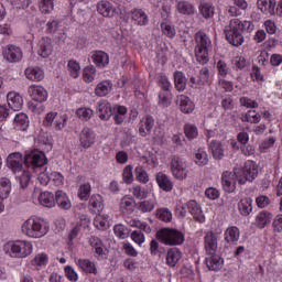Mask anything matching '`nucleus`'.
I'll list each match as a JSON object with an SVG mask.
<instances>
[{
	"instance_id": "aec40b11",
	"label": "nucleus",
	"mask_w": 282,
	"mask_h": 282,
	"mask_svg": "<svg viewBox=\"0 0 282 282\" xmlns=\"http://www.w3.org/2000/svg\"><path fill=\"white\" fill-rule=\"evenodd\" d=\"M53 50L54 46L52 45V39L43 37L42 40H40L37 50L39 56H42V58H47V56L52 55Z\"/></svg>"
},
{
	"instance_id": "6ab92c4d",
	"label": "nucleus",
	"mask_w": 282,
	"mask_h": 282,
	"mask_svg": "<svg viewBox=\"0 0 282 282\" xmlns=\"http://www.w3.org/2000/svg\"><path fill=\"white\" fill-rule=\"evenodd\" d=\"M155 127V119L151 116H147L139 123V134L142 138H147L151 133V130Z\"/></svg>"
},
{
	"instance_id": "338daca9",
	"label": "nucleus",
	"mask_w": 282,
	"mask_h": 282,
	"mask_svg": "<svg viewBox=\"0 0 282 282\" xmlns=\"http://www.w3.org/2000/svg\"><path fill=\"white\" fill-rule=\"evenodd\" d=\"M48 258L45 253H39L32 261L33 265H47Z\"/></svg>"
},
{
	"instance_id": "13d9d810",
	"label": "nucleus",
	"mask_w": 282,
	"mask_h": 282,
	"mask_svg": "<svg viewBox=\"0 0 282 282\" xmlns=\"http://www.w3.org/2000/svg\"><path fill=\"white\" fill-rule=\"evenodd\" d=\"M159 105H161V107H169V105H171V93H170V90H162L159 94Z\"/></svg>"
},
{
	"instance_id": "39448f33",
	"label": "nucleus",
	"mask_w": 282,
	"mask_h": 282,
	"mask_svg": "<svg viewBox=\"0 0 282 282\" xmlns=\"http://www.w3.org/2000/svg\"><path fill=\"white\" fill-rule=\"evenodd\" d=\"M29 95L31 96L32 100L35 102H29V109L33 111V113H41L44 108L41 102H45L47 100V90L43 88V86L32 85L29 87Z\"/></svg>"
},
{
	"instance_id": "8fccbe9b",
	"label": "nucleus",
	"mask_w": 282,
	"mask_h": 282,
	"mask_svg": "<svg viewBox=\"0 0 282 282\" xmlns=\"http://www.w3.org/2000/svg\"><path fill=\"white\" fill-rule=\"evenodd\" d=\"M12 186L10 184V178H1L0 180V195L1 197H8L10 195Z\"/></svg>"
},
{
	"instance_id": "5fc2aeb1",
	"label": "nucleus",
	"mask_w": 282,
	"mask_h": 282,
	"mask_svg": "<svg viewBox=\"0 0 282 282\" xmlns=\"http://www.w3.org/2000/svg\"><path fill=\"white\" fill-rule=\"evenodd\" d=\"M89 206H91L93 208L98 210V213H100V210H102V196L94 194L89 199Z\"/></svg>"
},
{
	"instance_id": "c756f323",
	"label": "nucleus",
	"mask_w": 282,
	"mask_h": 282,
	"mask_svg": "<svg viewBox=\"0 0 282 282\" xmlns=\"http://www.w3.org/2000/svg\"><path fill=\"white\" fill-rule=\"evenodd\" d=\"M270 221H272V214L268 210H262L257 215L254 224L257 228L263 229Z\"/></svg>"
},
{
	"instance_id": "e433bc0d",
	"label": "nucleus",
	"mask_w": 282,
	"mask_h": 282,
	"mask_svg": "<svg viewBox=\"0 0 282 282\" xmlns=\"http://www.w3.org/2000/svg\"><path fill=\"white\" fill-rule=\"evenodd\" d=\"M238 208H239V212L242 215V217H248V215H250V213H252V198H250V197L242 198L238 203Z\"/></svg>"
},
{
	"instance_id": "6e6552de",
	"label": "nucleus",
	"mask_w": 282,
	"mask_h": 282,
	"mask_svg": "<svg viewBox=\"0 0 282 282\" xmlns=\"http://www.w3.org/2000/svg\"><path fill=\"white\" fill-rule=\"evenodd\" d=\"M171 171L175 180H186L188 177V170L186 163L180 156H173L171 161Z\"/></svg>"
},
{
	"instance_id": "423d86ee",
	"label": "nucleus",
	"mask_w": 282,
	"mask_h": 282,
	"mask_svg": "<svg viewBox=\"0 0 282 282\" xmlns=\"http://www.w3.org/2000/svg\"><path fill=\"white\" fill-rule=\"evenodd\" d=\"M158 239L165 246H182L184 243V234L182 231L171 228H164L158 231Z\"/></svg>"
},
{
	"instance_id": "09e8293b",
	"label": "nucleus",
	"mask_w": 282,
	"mask_h": 282,
	"mask_svg": "<svg viewBox=\"0 0 282 282\" xmlns=\"http://www.w3.org/2000/svg\"><path fill=\"white\" fill-rule=\"evenodd\" d=\"M83 77L85 83H94L96 78V67L94 66H86L83 72Z\"/></svg>"
},
{
	"instance_id": "4d7b16f0",
	"label": "nucleus",
	"mask_w": 282,
	"mask_h": 282,
	"mask_svg": "<svg viewBox=\"0 0 282 282\" xmlns=\"http://www.w3.org/2000/svg\"><path fill=\"white\" fill-rule=\"evenodd\" d=\"M245 122L258 124V122H261V115L258 113L256 110H249L245 116Z\"/></svg>"
},
{
	"instance_id": "72a5a7b5",
	"label": "nucleus",
	"mask_w": 282,
	"mask_h": 282,
	"mask_svg": "<svg viewBox=\"0 0 282 282\" xmlns=\"http://www.w3.org/2000/svg\"><path fill=\"white\" fill-rule=\"evenodd\" d=\"M198 10L203 19H213L215 17V6L213 3L202 2Z\"/></svg>"
},
{
	"instance_id": "c03bdc74",
	"label": "nucleus",
	"mask_w": 282,
	"mask_h": 282,
	"mask_svg": "<svg viewBox=\"0 0 282 282\" xmlns=\"http://www.w3.org/2000/svg\"><path fill=\"white\" fill-rule=\"evenodd\" d=\"M235 69H248V67H250V62H248V59H246V57L243 56H236L232 58L231 61Z\"/></svg>"
},
{
	"instance_id": "4468645a",
	"label": "nucleus",
	"mask_w": 282,
	"mask_h": 282,
	"mask_svg": "<svg viewBox=\"0 0 282 282\" xmlns=\"http://www.w3.org/2000/svg\"><path fill=\"white\" fill-rule=\"evenodd\" d=\"M2 54L8 63H19V61L23 58V52H21V48L12 44L4 47Z\"/></svg>"
},
{
	"instance_id": "69168bd1",
	"label": "nucleus",
	"mask_w": 282,
	"mask_h": 282,
	"mask_svg": "<svg viewBox=\"0 0 282 282\" xmlns=\"http://www.w3.org/2000/svg\"><path fill=\"white\" fill-rule=\"evenodd\" d=\"M256 204L258 208H268V206L271 204L270 197L267 195H260L256 198Z\"/></svg>"
},
{
	"instance_id": "6e6d98bb",
	"label": "nucleus",
	"mask_w": 282,
	"mask_h": 282,
	"mask_svg": "<svg viewBox=\"0 0 282 282\" xmlns=\"http://www.w3.org/2000/svg\"><path fill=\"white\" fill-rule=\"evenodd\" d=\"M68 72L73 78H78L80 76V64L78 62L72 59L68 62Z\"/></svg>"
},
{
	"instance_id": "de8ad7c7",
	"label": "nucleus",
	"mask_w": 282,
	"mask_h": 282,
	"mask_svg": "<svg viewBox=\"0 0 282 282\" xmlns=\"http://www.w3.org/2000/svg\"><path fill=\"white\" fill-rule=\"evenodd\" d=\"M184 133L188 140H195L199 132L197 131V127L193 123H186L184 126Z\"/></svg>"
},
{
	"instance_id": "f8f14e48",
	"label": "nucleus",
	"mask_w": 282,
	"mask_h": 282,
	"mask_svg": "<svg viewBox=\"0 0 282 282\" xmlns=\"http://www.w3.org/2000/svg\"><path fill=\"white\" fill-rule=\"evenodd\" d=\"M242 175L245 178H239L238 184H246V182H253L257 175H259L257 163L252 161L247 162L242 169Z\"/></svg>"
},
{
	"instance_id": "a19ab883",
	"label": "nucleus",
	"mask_w": 282,
	"mask_h": 282,
	"mask_svg": "<svg viewBox=\"0 0 282 282\" xmlns=\"http://www.w3.org/2000/svg\"><path fill=\"white\" fill-rule=\"evenodd\" d=\"M225 240L227 243H237L239 241V228L230 227L225 232Z\"/></svg>"
},
{
	"instance_id": "3c124183",
	"label": "nucleus",
	"mask_w": 282,
	"mask_h": 282,
	"mask_svg": "<svg viewBox=\"0 0 282 282\" xmlns=\"http://www.w3.org/2000/svg\"><path fill=\"white\" fill-rule=\"evenodd\" d=\"M134 173L138 182H141V184H147V182H149V174L147 173V170L142 166H137Z\"/></svg>"
},
{
	"instance_id": "f257e3e1",
	"label": "nucleus",
	"mask_w": 282,
	"mask_h": 282,
	"mask_svg": "<svg viewBox=\"0 0 282 282\" xmlns=\"http://www.w3.org/2000/svg\"><path fill=\"white\" fill-rule=\"evenodd\" d=\"M7 166L13 173H22L17 176L21 188H28V184H30V172L23 170V155L20 152L11 153L7 158Z\"/></svg>"
},
{
	"instance_id": "473e14b6",
	"label": "nucleus",
	"mask_w": 282,
	"mask_h": 282,
	"mask_svg": "<svg viewBox=\"0 0 282 282\" xmlns=\"http://www.w3.org/2000/svg\"><path fill=\"white\" fill-rule=\"evenodd\" d=\"M132 21L137 22V25H147L149 23V17L142 9H134L131 11Z\"/></svg>"
},
{
	"instance_id": "a878e982",
	"label": "nucleus",
	"mask_w": 282,
	"mask_h": 282,
	"mask_svg": "<svg viewBox=\"0 0 282 282\" xmlns=\"http://www.w3.org/2000/svg\"><path fill=\"white\" fill-rule=\"evenodd\" d=\"M176 10L180 14H184L185 17H193V14H195V6L184 0L176 1Z\"/></svg>"
},
{
	"instance_id": "c9c22d12",
	"label": "nucleus",
	"mask_w": 282,
	"mask_h": 282,
	"mask_svg": "<svg viewBox=\"0 0 282 282\" xmlns=\"http://www.w3.org/2000/svg\"><path fill=\"white\" fill-rule=\"evenodd\" d=\"M77 265H79L80 270L83 272H86L88 274H98V270L96 269V264L91 262L89 259H79L77 261Z\"/></svg>"
},
{
	"instance_id": "7ed1b4c3",
	"label": "nucleus",
	"mask_w": 282,
	"mask_h": 282,
	"mask_svg": "<svg viewBox=\"0 0 282 282\" xmlns=\"http://www.w3.org/2000/svg\"><path fill=\"white\" fill-rule=\"evenodd\" d=\"M196 46L195 56L200 65H206L208 63V50H210V37L204 32H198L195 35Z\"/></svg>"
},
{
	"instance_id": "774afa93",
	"label": "nucleus",
	"mask_w": 282,
	"mask_h": 282,
	"mask_svg": "<svg viewBox=\"0 0 282 282\" xmlns=\"http://www.w3.org/2000/svg\"><path fill=\"white\" fill-rule=\"evenodd\" d=\"M272 226L274 232H282V214L273 219Z\"/></svg>"
},
{
	"instance_id": "603ef678",
	"label": "nucleus",
	"mask_w": 282,
	"mask_h": 282,
	"mask_svg": "<svg viewBox=\"0 0 282 282\" xmlns=\"http://www.w3.org/2000/svg\"><path fill=\"white\" fill-rule=\"evenodd\" d=\"M161 30H162L163 34L165 36H167L169 39H175V34H177V32L175 31V26H173L166 22L161 23Z\"/></svg>"
},
{
	"instance_id": "f3484780",
	"label": "nucleus",
	"mask_w": 282,
	"mask_h": 282,
	"mask_svg": "<svg viewBox=\"0 0 282 282\" xmlns=\"http://www.w3.org/2000/svg\"><path fill=\"white\" fill-rule=\"evenodd\" d=\"M97 111L99 113L100 120L107 122L111 116H113V107L107 100H101L97 105Z\"/></svg>"
},
{
	"instance_id": "e2e57ef3",
	"label": "nucleus",
	"mask_w": 282,
	"mask_h": 282,
	"mask_svg": "<svg viewBox=\"0 0 282 282\" xmlns=\"http://www.w3.org/2000/svg\"><path fill=\"white\" fill-rule=\"evenodd\" d=\"M240 25H237L238 30H241V32L250 34V32L254 31V24L250 21H243L239 20Z\"/></svg>"
},
{
	"instance_id": "f704fd0d",
	"label": "nucleus",
	"mask_w": 282,
	"mask_h": 282,
	"mask_svg": "<svg viewBox=\"0 0 282 282\" xmlns=\"http://www.w3.org/2000/svg\"><path fill=\"white\" fill-rule=\"evenodd\" d=\"M112 116L116 124H122L127 118V107L115 105Z\"/></svg>"
},
{
	"instance_id": "bf43d9fd",
	"label": "nucleus",
	"mask_w": 282,
	"mask_h": 282,
	"mask_svg": "<svg viewBox=\"0 0 282 282\" xmlns=\"http://www.w3.org/2000/svg\"><path fill=\"white\" fill-rule=\"evenodd\" d=\"M76 113L80 120L87 121L91 119V116H94V110H91V108H78Z\"/></svg>"
},
{
	"instance_id": "7c9ffc66",
	"label": "nucleus",
	"mask_w": 282,
	"mask_h": 282,
	"mask_svg": "<svg viewBox=\"0 0 282 282\" xmlns=\"http://www.w3.org/2000/svg\"><path fill=\"white\" fill-rule=\"evenodd\" d=\"M91 61L97 67H105L109 65V55L102 51H96L91 55Z\"/></svg>"
},
{
	"instance_id": "dca6fc26",
	"label": "nucleus",
	"mask_w": 282,
	"mask_h": 282,
	"mask_svg": "<svg viewBox=\"0 0 282 282\" xmlns=\"http://www.w3.org/2000/svg\"><path fill=\"white\" fill-rule=\"evenodd\" d=\"M205 263L212 272H218V270H221L224 268V259L217 253L214 254H206Z\"/></svg>"
},
{
	"instance_id": "393cba45",
	"label": "nucleus",
	"mask_w": 282,
	"mask_h": 282,
	"mask_svg": "<svg viewBox=\"0 0 282 282\" xmlns=\"http://www.w3.org/2000/svg\"><path fill=\"white\" fill-rule=\"evenodd\" d=\"M188 212L191 215L194 217L196 221L199 224H204L206 218L204 217V213L202 212V207L197 205V202L195 200H189L187 204Z\"/></svg>"
},
{
	"instance_id": "5701e85b",
	"label": "nucleus",
	"mask_w": 282,
	"mask_h": 282,
	"mask_svg": "<svg viewBox=\"0 0 282 282\" xmlns=\"http://www.w3.org/2000/svg\"><path fill=\"white\" fill-rule=\"evenodd\" d=\"M58 206L62 210H69L72 208V202L67 194L63 191H57L55 193V206Z\"/></svg>"
},
{
	"instance_id": "37998d69",
	"label": "nucleus",
	"mask_w": 282,
	"mask_h": 282,
	"mask_svg": "<svg viewBox=\"0 0 282 282\" xmlns=\"http://www.w3.org/2000/svg\"><path fill=\"white\" fill-rule=\"evenodd\" d=\"M121 209L129 214L133 213V210H135V199L130 196H124L121 199Z\"/></svg>"
},
{
	"instance_id": "680f3d73",
	"label": "nucleus",
	"mask_w": 282,
	"mask_h": 282,
	"mask_svg": "<svg viewBox=\"0 0 282 282\" xmlns=\"http://www.w3.org/2000/svg\"><path fill=\"white\" fill-rule=\"evenodd\" d=\"M156 217L161 219V221H171L173 219V214L167 208H161L156 212Z\"/></svg>"
},
{
	"instance_id": "412c9836",
	"label": "nucleus",
	"mask_w": 282,
	"mask_h": 282,
	"mask_svg": "<svg viewBox=\"0 0 282 282\" xmlns=\"http://www.w3.org/2000/svg\"><path fill=\"white\" fill-rule=\"evenodd\" d=\"M7 102L12 111H19L23 107V97L18 93L11 91L7 95Z\"/></svg>"
},
{
	"instance_id": "2eb2a0df",
	"label": "nucleus",
	"mask_w": 282,
	"mask_h": 282,
	"mask_svg": "<svg viewBox=\"0 0 282 282\" xmlns=\"http://www.w3.org/2000/svg\"><path fill=\"white\" fill-rule=\"evenodd\" d=\"M217 234L209 231L204 237V247L206 254H216L218 246Z\"/></svg>"
},
{
	"instance_id": "4be33fe9",
	"label": "nucleus",
	"mask_w": 282,
	"mask_h": 282,
	"mask_svg": "<svg viewBox=\"0 0 282 282\" xmlns=\"http://www.w3.org/2000/svg\"><path fill=\"white\" fill-rule=\"evenodd\" d=\"M177 102L183 113H193L195 111V104L188 96L181 95L177 97Z\"/></svg>"
},
{
	"instance_id": "052dcab7",
	"label": "nucleus",
	"mask_w": 282,
	"mask_h": 282,
	"mask_svg": "<svg viewBox=\"0 0 282 282\" xmlns=\"http://www.w3.org/2000/svg\"><path fill=\"white\" fill-rule=\"evenodd\" d=\"M40 10L44 14L52 12L54 10V0H40Z\"/></svg>"
},
{
	"instance_id": "4c0bfd02",
	"label": "nucleus",
	"mask_w": 282,
	"mask_h": 282,
	"mask_svg": "<svg viewBox=\"0 0 282 282\" xmlns=\"http://www.w3.org/2000/svg\"><path fill=\"white\" fill-rule=\"evenodd\" d=\"M212 155L215 160H224V145L219 141H212L209 143Z\"/></svg>"
},
{
	"instance_id": "0e129e2a",
	"label": "nucleus",
	"mask_w": 282,
	"mask_h": 282,
	"mask_svg": "<svg viewBox=\"0 0 282 282\" xmlns=\"http://www.w3.org/2000/svg\"><path fill=\"white\" fill-rule=\"evenodd\" d=\"M122 177L126 184H131V182H133V166H126L123 170Z\"/></svg>"
},
{
	"instance_id": "a211bd4d",
	"label": "nucleus",
	"mask_w": 282,
	"mask_h": 282,
	"mask_svg": "<svg viewBox=\"0 0 282 282\" xmlns=\"http://www.w3.org/2000/svg\"><path fill=\"white\" fill-rule=\"evenodd\" d=\"M79 142L83 149H89L96 142V135L89 128H84L79 134Z\"/></svg>"
},
{
	"instance_id": "2f4dec72",
	"label": "nucleus",
	"mask_w": 282,
	"mask_h": 282,
	"mask_svg": "<svg viewBox=\"0 0 282 282\" xmlns=\"http://www.w3.org/2000/svg\"><path fill=\"white\" fill-rule=\"evenodd\" d=\"M97 11L102 17H113V14L116 13V9L111 4V2L105 0L100 1L97 4Z\"/></svg>"
},
{
	"instance_id": "49530a36",
	"label": "nucleus",
	"mask_w": 282,
	"mask_h": 282,
	"mask_svg": "<svg viewBox=\"0 0 282 282\" xmlns=\"http://www.w3.org/2000/svg\"><path fill=\"white\" fill-rule=\"evenodd\" d=\"M195 164H197V166H206V164H208V154L206 151L202 149L197 150L195 153Z\"/></svg>"
},
{
	"instance_id": "b1692460",
	"label": "nucleus",
	"mask_w": 282,
	"mask_h": 282,
	"mask_svg": "<svg viewBox=\"0 0 282 282\" xmlns=\"http://www.w3.org/2000/svg\"><path fill=\"white\" fill-rule=\"evenodd\" d=\"M156 184L159 188L162 191H165V193H171L173 191V182H171V178H169V175L159 172L155 176Z\"/></svg>"
},
{
	"instance_id": "9d476101",
	"label": "nucleus",
	"mask_w": 282,
	"mask_h": 282,
	"mask_svg": "<svg viewBox=\"0 0 282 282\" xmlns=\"http://www.w3.org/2000/svg\"><path fill=\"white\" fill-rule=\"evenodd\" d=\"M45 154H41L39 152H26L24 156L25 166L33 169H41V166H45L46 164Z\"/></svg>"
},
{
	"instance_id": "a18cd8bd",
	"label": "nucleus",
	"mask_w": 282,
	"mask_h": 282,
	"mask_svg": "<svg viewBox=\"0 0 282 282\" xmlns=\"http://www.w3.org/2000/svg\"><path fill=\"white\" fill-rule=\"evenodd\" d=\"M89 195H91V185L89 183L80 185L78 189L79 199H82V202H87Z\"/></svg>"
},
{
	"instance_id": "cd10ccee",
	"label": "nucleus",
	"mask_w": 282,
	"mask_h": 282,
	"mask_svg": "<svg viewBox=\"0 0 282 282\" xmlns=\"http://www.w3.org/2000/svg\"><path fill=\"white\" fill-rule=\"evenodd\" d=\"M25 76L29 80H33L34 83H41L43 78H45V74L43 69L40 67H29L25 69Z\"/></svg>"
},
{
	"instance_id": "c85d7f7f",
	"label": "nucleus",
	"mask_w": 282,
	"mask_h": 282,
	"mask_svg": "<svg viewBox=\"0 0 282 282\" xmlns=\"http://www.w3.org/2000/svg\"><path fill=\"white\" fill-rule=\"evenodd\" d=\"M180 259H182V251L177 248H172L166 253V265L169 268H175Z\"/></svg>"
},
{
	"instance_id": "58836bf2",
	"label": "nucleus",
	"mask_w": 282,
	"mask_h": 282,
	"mask_svg": "<svg viewBox=\"0 0 282 282\" xmlns=\"http://www.w3.org/2000/svg\"><path fill=\"white\" fill-rule=\"evenodd\" d=\"M15 127L19 131H28L30 127V121L28 120V115L19 113L14 117Z\"/></svg>"
},
{
	"instance_id": "ea45409f",
	"label": "nucleus",
	"mask_w": 282,
	"mask_h": 282,
	"mask_svg": "<svg viewBox=\"0 0 282 282\" xmlns=\"http://www.w3.org/2000/svg\"><path fill=\"white\" fill-rule=\"evenodd\" d=\"M186 75L182 72L174 73V85L177 91H184L186 89Z\"/></svg>"
},
{
	"instance_id": "0eeeda50",
	"label": "nucleus",
	"mask_w": 282,
	"mask_h": 282,
	"mask_svg": "<svg viewBox=\"0 0 282 282\" xmlns=\"http://www.w3.org/2000/svg\"><path fill=\"white\" fill-rule=\"evenodd\" d=\"M237 25H240L239 19H232L230 20L229 25L225 28L226 39L228 43L235 47H239V45L243 44V34L239 32Z\"/></svg>"
},
{
	"instance_id": "20e7f679",
	"label": "nucleus",
	"mask_w": 282,
	"mask_h": 282,
	"mask_svg": "<svg viewBox=\"0 0 282 282\" xmlns=\"http://www.w3.org/2000/svg\"><path fill=\"white\" fill-rule=\"evenodd\" d=\"M22 232L26 237H32L33 239H41L47 235V227L43 226L41 220L35 218H29L22 224Z\"/></svg>"
},
{
	"instance_id": "864d4df0",
	"label": "nucleus",
	"mask_w": 282,
	"mask_h": 282,
	"mask_svg": "<svg viewBox=\"0 0 282 282\" xmlns=\"http://www.w3.org/2000/svg\"><path fill=\"white\" fill-rule=\"evenodd\" d=\"M113 232L119 239H127L129 237V228L121 224L113 227Z\"/></svg>"
},
{
	"instance_id": "1a4fd4ad",
	"label": "nucleus",
	"mask_w": 282,
	"mask_h": 282,
	"mask_svg": "<svg viewBox=\"0 0 282 282\" xmlns=\"http://www.w3.org/2000/svg\"><path fill=\"white\" fill-rule=\"evenodd\" d=\"M33 197H37L41 206H44L45 208H54V206H56L55 196L52 192H41L39 187H35Z\"/></svg>"
},
{
	"instance_id": "ddd939ff",
	"label": "nucleus",
	"mask_w": 282,
	"mask_h": 282,
	"mask_svg": "<svg viewBox=\"0 0 282 282\" xmlns=\"http://www.w3.org/2000/svg\"><path fill=\"white\" fill-rule=\"evenodd\" d=\"M221 186L225 193H235V188H237V173L224 172L221 175Z\"/></svg>"
},
{
	"instance_id": "bb28decb",
	"label": "nucleus",
	"mask_w": 282,
	"mask_h": 282,
	"mask_svg": "<svg viewBox=\"0 0 282 282\" xmlns=\"http://www.w3.org/2000/svg\"><path fill=\"white\" fill-rule=\"evenodd\" d=\"M276 0H258L257 6L264 14L274 15V8H276Z\"/></svg>"
},
{
	"instance_id": "79ce46f5",
	"label": "nucleus",
	"mask_w": 282,
	"mask_h": 282,
	"mask_svg": "<svg viewBox=\"0 0 282 282\" xmlns=\"http://www.w3.org/2000/svg\"><path fill=\"white\" fill-rule=\"evenodd\" d=\"M109 91H111V82L107 80L99 83L95 89V94L96 96H99V98L107 96Z\"/></svg>"
},
{
	"instance_id": "f03ea898",
	"label": "nucleus",
	"mask_w": 282,
	"mask_h": 282,
	"mask_svg": "<svg viewBox=\"0 0 282 282\" xmlns=\"http://www.w3.org/2000/svg\"><path fill=\"white\" fill-rule=\"evenodd\" d=\"M4 251L13 259H25L32 254V242L25 240H15L4 246Z\"/></svg>"
},
{
	"instance_id": "9b49d317",
	"label": "nucleus",
	"mask_w": 282,
	"mask_h": 282,
	"mask_svg": "<svg viewBox=\"0 0 282 282\" xmlns=\"http://www.w3.org/2000/svg\"><path fill=\"white\" fill-rule=\"evenodd\" d=\"M209 78H210V70L207 67H203L199 70L197 78L195 76L189 77V87H192V89L206 87V85H208Z\"/></svg>"
}]
</instances>
